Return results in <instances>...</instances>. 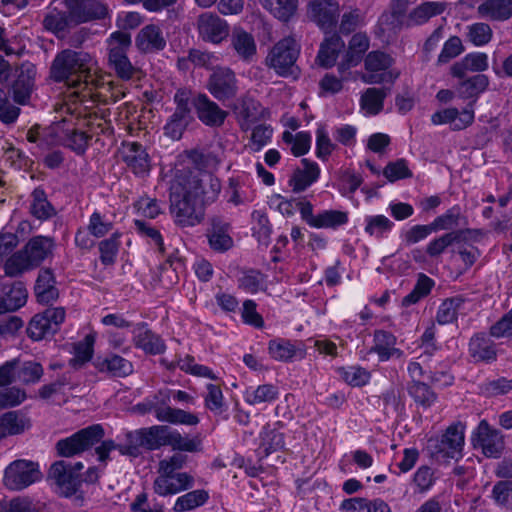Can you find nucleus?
<instances>
[{
    "mask_svg": "<svg viewBox=\"0 0 512 512\" xmlns=\"http://www.w3.org/2000/svg\"><path fill=\"white\" fill-rule=\"evenodd\" d=\"M221 190L218 178L177 170L170 184V213L181 227L195 226L204 218V206L213 202Z\"/></svg>",
    "mask_w": 512,
    "mask_h": 512,
    "instance_id": "f257e3e1",
    "label": "nucleus"
},
{
    "mask_svg": "<svg viewBox=\"0 0 512 512\" xmlns=\"http://www.w3.org/2000/svg\"><path fill=\"white\" fill-rule=\"evenodd\" d=\"M92 62V56L85 51L64 49L56 54L51 63L50 78L55 82H65L73 89L69 94L73 102L93 103L98 95L93 92L92 81L88 80L91 78Z\"/></svg>",
    "mask_w": 512,
    "mask_h": 512,
    "instance_id": "f03ea898",
    "label": "nucleus"
},
{
    "mask_svg": "<svg viewBox=\"0 0 512 512\" xmlns=\"http://www.w3.org/2000/svg\"><path fill=\"white\" fill-rule=\"evenodd\" d=\"M55 246L54 240L47 236H34L26 245L12 254L4 264L5 274L10 277L21 275L23 272L38 267Z\"/></svg>",
    "mask_w": 512,
    "mask_h": 512,
    "instance_id": "7ed1b4c3",
    "label": "nucleus"
},
{
    "mask_svg": "<svg viewBox=\"0 0 512 512\" xmlns=\"http://www.w3.org/2000/svg\"><path fill=\"white\" fill-rule=\"evenodd\" d=\"M301 46L293 36H287L276 42L269 50L265 65L273 69L278 76L297 79L300 68L297 65Z\"/></svg>",
    "mask_w": 512,
    "mask_h": 512,
    "instance_id": "20e7f679",
    "label": "nucleus"
},
{
    "mask_svg": "<svg viewBox=\"0 0 512 512\" xmlns=\"http://www.w3.org/2000/svg\"><path fill=\"white\" fill-rule=\"evenodd\" d=\"M107 45L109 66L121 79H131L136 73V68L127 57V51L131 46L130 34L122 31L114 32L108 38Z\"/></svg>",
    "mask_w": 512,
    "mask_h": 512,
    "instance_id": "39448f33",
    "label": "nucleus"
},
{
    "mask_svg": "<svg viewBox=\"0 0 512 512\" xmlns=\"http://www.w3.org/2000/svg\"><path fill=\"white\" fill-rule=\"evenodd\" d=\"M104 437V429L100 424H94L79 430L70 437L61 439L56 443V449L62 457H72L80 454Z\"/></svg>",
    "mask_w": 512,
    "mask_h": 512,
    "instance_id": "423d86ee",
    "label": "nucleus"
},
{
    "mask_svg": "<svg viewBox=\"0 0 512 512\" xmlns=\"http://www.w3.org/2000/svg\"><path fill=\"white\" fill-rule=\"evenodd\" d=\"M463 445L464 428L460 423L450 425L441 438L429 440L431 454L438 461L460 457Z\"/></svg>",
    "mask_w": 512,
    "mask_h": 512,
    "instance_id": "0eeeda50",
    "label": "nucleus"
},
{
    "mask_svg": "<svg viewBox=\"0 0 512 512\" xmlns=\"http://www.w3.org/2000/svg\"><path fill=\"white\" fill-rule=\"evenodd\" d=\"M42 474L37 463L29 460H15L5 471L3 483L11 491H20L39 481Z\"/></svg>",
    "mask_w": 512,
    "mask_h": 512,
    "instance_id": "6e6552de",
    "label": "nucleus"
},
{
    "mask_svg": "<svg viewBox=\"0 0 512 512\" xmlns=\"http://www.w3.org/2000/svg\"><path fill=\"white\" fill-rule=\"evenodd\" d=\"M207 89L219 102L225 104L238 94V79L229 67H216L208 78Z\"/></svg>",
    "mask_w": 512,
    "mask_h": 512,
    "instance_id": "1a4fd4ad",
    "label": "nucleus"
},
{
    "mask_svg": "<svg viewBox=\"0 0 512 512\" xmlns=\"http://www.w3.org/2000/svg\"><path fill=\"white\" fill-rule=\"evenodd\" d=\"M64 319L65 310L63 307H49L31 319L27 333L33 340H41L54 335L60 329Z\"/></svg>",
    "mask_w": 512,
    "mask_h": 512,
    "instance_id": "9d476101",
    "label": "nucleus"
},
{
    "mask_svg": "<svg viewBox=\"0 0 512 512\" xmlns=\"http://www.w3.org/2000/svg\"><path fill=\"white\" fill-rule=\"evenodd\" d=\"M473 446L481 449L489 458L500 457L504 449V438L501 432L493 428L486 420H481L472 435Z\"/></svg>",
    "mask_w": 512,
    "mask_h": 512,
    "instance_id": "9b49d317",
    "label": "nucleus"
},
{
    "mask_svg": "<svg viewBox=\"0 0 512 512\" xmlns=\"http://www.w3.org/2000/svg\"><path fill=\"white\" fill-rule=\"evenodd\" d=\"M36 67L30 62H24L15 70V80L12 84L13 100L19 105L30 102L35 87Z\"/></svg>",
    "mask_w": 512,
    "mask_h": 512,
    "instance_id": "f8f14e48",
    "label": "nucleus"
},
{
    "mask_svg": "<svg viewBox=\"0 0 512 512\" xmlns=\"http://www.w3.org/2000/svg\"><path fill=\"white\" fill-rule=\"evenodd\" d=\"M144 447V437L142 429L128 432L126 434V442L123 444H116L112 440H105L96 447L95 452L98 460L106 462L109 458V453L113 450H118L122 455L137 457L140 454V448Z\"/></svg>",
    "mask_w": 512,
    "mask_h": 512,
    "instance_id": "ddd939ff",
    "label": "nucleus"
},
{
    "mask_svg": "<svg viewBox=\"0 0 512 512\" xmlns=\"http://www.w3.org/2000/svg\"><path fill=\"white\" fill-rule=\"evenodd\" d=\"M49 478L64 496L76 493L81 485L80 474L73 471L72 464L65 460L57 461L51 465Z\"/></svg>",
    "mask_w": 512,
    "mask_h": 512,
    "instance_id": "4468645a",
    "label": "nucleus"
},
{
    "mask_svg": "<svg viewBox=\"0 0 512 512\" xmlns=\"http://www.w3.org/2000/svg\"><path fill=\"white\" fill-rule=\"evenodd\" d=\"M194 486V477L183 473H159L153 482V490L159 496L175 495Z\"/></svg>",
    "mask_w": 512,
    "mask_h": 512,
    "instance_id": "2eb2a0df",
    "label": "nucleus"
},
{
    "mask_svg": "<svg viewBox=\"0 0 512 512\" xmlns=\"http://www.w3.org/2000/svg\"><path fill=\"white\" fill-rule=\"evenodd\" d=\"M481 232L476 229H460L447 232L441 236L431 240L426 246V253L429 257L439 258L448 247L461 242L475 240Z\"/></svg>",
    "mask_w": 512,
    "mask_h": 512,
    "instance_id": "dca6fc26",
    "label": "nucleus"
},
{
    "mask_svg": "<svg viewBox=\"0 0 512 512\" xmlns=\"http://www.w3.org/2000/svg\"><path fill=\"white\" fill-rule=\"evenodd\" d=\"M199 36L206 42L219 44L229 36V26L217 14L205 12L197 20Z\"/></svg>",
    "mask_w": 512,
    "mask_h": 512,
    "instance_id": "f3484780",
    "label": "nucleus"
},
{
    "mask_svg": "<svg viewBox=\"0 0 512 512\" xmlns=\"http://www.w3.org/2000/svg\"><path fill=\"white\" fill-rule=\"evenodd\" d=\"M122 161L136 176L144 177L150 171L149 155L138 142H123L119 149Z\"/></svg>",
    "mask_w": 512,
    "mask_h": 512,
    "instance_id": "a211bd4d",
    "label": "nucleus"
},
{
    "mask_svg": "<svg viewBox=\"0 0 512 512\" xmlns=\"http://www.w3.org/2000/svg\"><path fill=\"white\" fill-rule=\"evenodd\" d=\"M198 119L209 127H220L224 124L228 112L212 101L206 94H198L192 102Z\"/></svg>",
    "mask_w": 512,
    "mask_h": 512,
    "instance_id": "6ab92c4d",
    "label": "nucleus"
},
{
    "mask_svg": "<svg viewBox=\"0 0 512 512\" xmlns=\"http://www.w3.org/2000/svg\"><path fill=\"white\" fill-rule=\"evenodd\" d=\"M65 3L75 24L102 19L107 14L106 6L99 0H65Z\"/></svg>",
    "mask_w": 512,
    "mask_h": 512,
    "instance_id": "aec40b11",
    "label": "nucleus"
},
{
    "mask_svg": "<svg viewBox=\"0 0 512 512\" xmlns=\"http://www.w3.org/2000/svg\"><path fill=\"white\" fill-rule=\"evenodd\" d=\"M231 225L220 217L211 219L210 228L206 236L210 248L219 253L228 251L233 247V238L230 235Z\"/></svg>",
    "mask_w": 512,
    "mask_h": 512,
    "instance_id": "412c9836",
    "label": "nucleus"
},
{
    "mask_svg": "<svg viewBox=\"0 0 512 512\" xmlns=\"http://www.w3.org/2000/svg\"><path fill=\"white\" fill-rule=\"evenodd\" d=\"M230 48L234 55L245 63L253 62L257 54V45L253 35L241 27L233 29L230 36Z\"/></svg>",
    "mask_w": 512,
    "mask_h": 512,
    "instance_id": "4be33fe9",
    "label": "nucleus"
},
{
    "mask_svg": "<svg viewBox=\"0 0 512 512\" xmlns=\"http://www.w3.org/2000/svg\"><path fill=\"white\" fill-rule=\"evenodd\" d=\"M308 13L323 30H331L337 21L338 4L332 0H314L309 4Z\"/></svg>",
    "mask_w": 512,
    "mask_h": 512,
    "instance_id": "5701e85b",
    "label": "nucleus"
},
{
    "mask_svg": "<svg viewBox=\"0 0 512 512\" xmlns=\"http://www.w3.org/2000/svg\"><path fill=\"white\" fill-rule=\"evenodd\" d=\"M57 131L64 134L63 144L78 155L85 153L88 148L91 135L79 131L74 127L72 119L64 118L56 124Z\"/></svg>",
    "mask_w": 512,
    "mask_h": 512,
    "instance_id": "b1692460",
    "label": "nucleus"
},
{
    "mask_svg": "<svg viewBox=\"0 0 512 512\" xmlns=\"http://www.w3.org/2000/svg\"><path fill=\"white\" fill-rule=\"evenodd\" d=\"M478 18L490 22H505L512 18V0H485L476 9Z\"/></svg>",
    "mask_w": 512,
    "mask_h": 512,
    "instance_id": "393cba45",
    "label": "nucleus"
},
{
    "mask_svg": "<svg viewBox=\"0 0 512 512\" xmlns=\"http://www.w3.org/2000/svg\"><path fill=\"white\" fill-rule=\"evenodd\" d=\"M93 365L100 373H106L111 377L123 378L133 372L132 363L117 354H108L105 357H97L93 361Z\"/></svg>",
    "mask_w": 512,
    "mask_h": 512,
    "instance_id": "a878e982",
    "label": "nucleus"
},
{
    "mask_svg": "<svg viewBox=\"0 0 512 512\" xmlns=\"http://www.w3.org/2000/svg\"><path fill=\"white\" fill-rule=\"evenodd\" d=\"M136 47L144 53L161 51L166 47L162 30L155 24L143 27L135 38Z\"/></svg>",
    "mask_w": 512,
    "mask_h": 512,
    "instance_id": "bb28decb",
    "label": "nucleus"
},
{
    "mask_svg": "<svg viewBox=\"0 0 512 512\" xmlns=\"http://www.w3.org/2000/svg\"><path fill=\"white\" fill-rule=\"evenodd\" d=\"M432 123L439 124H453L454 130H462L471 125L474 120V111L472 105L464 109L461 113L456 108H447L435 112L431 117Z\"/></svg>",
    "mask_w": 512,
    "mask_h": 512,
    "instance_id": "cd10ccee",
    "label": "nucleus"
},
{
    "mask_svg": "<svg viewBox=\"0 0 512 512\" xmlns=\"http://www.w3.org/2000/svg\"><path fill=\"white\" fill-rule=\"evenodd\" d=\"M233 109L243 131L249 130L251 125L260 120L263 115L261 104L250 96L242 97Z\"/></svg>",
    "mask_w": 512,
    "mask_h": 512,
    "instance_id": "c85d7f7f",
    "label": "nucleus"
},
{
    "mask_svg": "<svg viewBox=\"0 0 512 512\" xmlns=\"http://www.w3.org/2000/svg\"><path fill=\"white\" fill-rule=\"evenodd\" d=\"M302 168H297L289 180V186L293 192L299 193L306 190L317 181L320 169L317 163L306 158L301 160Z\"/></svg>",
    "mask_w": 512,
    "mask_h": 512,
    "instance_id": "c756f323",
    "label": "nucleus"
},
{
    "mask_svg": "<svg viewBox=\"0 0 512 512\" xmlns=\"http://www.w3.org/2000/svg\"><path fill=\"white\" fill-rule=\"evenodd\" d=\"M153 413L157 420L175 425L195 426L200 421L196 414L182 409L172 408L168 405L154 407Z\"/></svg>",
    "mask_w": 512,
    "mask_h": 512,
    "instance_id": "7c9ffc66",
    "label": "nucleus"
},
{
    "mask_svg": "<svg viewBox=\"0 0 512 512\" xmlns=\"http://www.w3.org/2000/svg\"><path fill=\"white\" fill-rule=\"evenodd\" d=\"M469 354L476 362H491L497 357L494 342L484 333L475 334L470 339Z\"/></svg>",
    "mask_w": 512,
    "mask_h": 512,
    "instance_id": "2f4dec72",
    "label": "nucleus"
},
{
    "mask_svg": "<svg viewBox=\"0 0 512 512\" xmlns=\"http://www.w3.org/2000/svg\"><path fill=\"white\" fill-rule=\"evenodd\" d=\"M345 43L338 34H332L321 43L316 63L323 68L334 66Z\"/></svg>",
    "mask_w": 512,
    "mask_h": 512,
    "instance_id": "473e14b6",
    "label": "nucleus"
},
{
    "mask_svg": "<svg viewBox=\"0 0 512 512\" xmlns=\"http://www.w3.org/2000/svg\"><path fill=\"white\" fill-rule=\"evenodd\" d=\"M133 342L136 347L149 354H160L165 349L163 341L148 329L145 323L137 324L134 329Z\"/></svg>",
    "mask_w": 512,
    "mask_h": 512,
    "instance_id": "72a5a7b5",
    "label": "nucleus"
},
{
    "mask_svg": "<svg viewBox=\"0 0 512 512\" xmlns=\"http://www.w3.org/2000/svg\"><path fill=\"white\" fill-rule=\"evenodd\" d=\"M31 426L30 419L21 411H9L0 417V439L23 433Z\"/></svg>",
    "mask_w": 512,
    "mask_h": 512,
    "instance_id": "f704fd0d",
    "label": "nucleus"
},
{
    "mask_svg": "<svg viewBox=\"0 0 512 512\" xmlns=\"http://www.w3.org/2000/svg\"><path fill=\"white\" fill-rule=\"evenodd\" d=\"M369 48V38L366 34L356 33L352 36L344 61L339 65L341 72L356 66L362 59L363 54Z\"/></svg>",
    "mask_w": 512,
    "mask_h": 512,
    "instance_id": "c9c22d12",
    "label": "nucleus"
},
{
    "mask_svg": "<svg viewBox=\"0 0 512 512\" xmlns=\"http://www.w3.org/2000/svg\"><path fill=\"white\" fill-rule=\"evenodd\" d=\"M487 68L488 57L485 53H470L451 67V73L454 77L463 78L469 71L481 72Z\"/></svg>",
    "mask_w": 512,
    "mask_h": 512,
    "instance_id": "e433bc0d",
    "label": "nucleus"
},
{
    "mask_svg": "<svg viewBox=\"0 0 512 512\" xmlns=\"http://www.w3.org/2000/svg\"><path fill=\"white\" fill-rule=\"evenodd\" d=\"M446 6L447 3L441 1L422 3L408 14V26L412 27L426 23L430 18L442 14Z\"/></svg>",
    "mask_w": 512,
    "mask_h": 512,
    "instance_id": "4c0bfd02",
    "label": "nucleus"
},
{
    "mask_svg": "<svg viewBox=\"0 0 512 512\" xmlns=\"http://www.w3.org/2000/svg\"><path fill=\"white\" fill-rule=\"evenodd\" d=\"M29 211L33 217L45 221L56 215V209L49 202L43 188L37 187L31 193Z\"/></svg>",
    "mask_w": 512,
    "mask_h": 512,
    "instance_id": "58836bf2",
    "label": "nucleus"
},
{
    "mask_svg": "<svg viewBox=\"0 0 512 512\" xmlns=\"http://www.w3.org/2000/svg\"><path fill=\"white\" fill-rule=\"evenodd\" d=\"M37 299L41 303H49L58 297L55 279L50 269H41L34 287Z\"/></svg>",
    "mask_w": 512,
    "mask_h": 512,
    "instance_id": "ea45409f",
    "label": "nucleus"
},
{
    "mask_svg": "<svg viewBox=\"0 0 512 512\" xmlns=\"http://www.w3.org/2000/svg\"><path fill=\"white\" fill-rule=\"evenodd\" d=\"M71 23H74V17H72L71 11H60L56 8L50 10L42 21L44 29L55 34L57 37H59Z\"/></svg>",
    "mask_w": 512,
    "mask_h": 512,
    "instance_id": "a19ab883",
    "label": "nucleus"
},
{
    "mask_svg": "<svg viewBox=\"0 0 512 512\" xmlns=\"http://www.w3.org/2000/svg\"><path fill=\"white\" fill-rule=\"evenodd\" d=\"M341 508L346 512H391L389 505L381 499L369 501L360 497L344 500Z\"/></svg>",
    "mask_w": 512,
    "mask_h": 512,
    "instance_id": "79ce46f5",
    "label": "nucleus"
},
{
    "mask_svg": "<svg viewBox=\"0 0 512 512\" xmlns=\"http://www.w3.org/2000/svg\"><path fill=\"white\" fill-rule=\"evenodd\" d=\"M171 430L172 429L166 425H154L148 428H142L144 448L147 450H157L162 446H168Z\"/></svg>",
    "mask_w": 512,
    "mask_h": 512,
    "instance_id": "37998d69",
    "label": "nucleus"
},
{
    "mask_svg": "<svg viewBox=\"0 0 512 512\" xmlns=\"http://www.w3.org/2000/svg\"><path fill=\"white\" fill-rule=\"evenodd\" d=\"M390 93V89L382 88H368L362 94L360 105L368 114L376 115L383 109V103L386 96Z\"/></svg>",
    "mask_w": 512,
    "mask_h": 512,
    "instance_id": "c03bdc74",
    "label": "nucleus"
},
{
    "mask_svg": "<svg viewBox=\"0 0 512 512\" xmlns=\"http://www.w3.org/2000/svg\"><path fill=\"white\" fill-rule=\"evenodd\" d=\"M396 337L384 330H377L374 333V346L371 351L378 354L380 360L386 361L399 350L395 348Z\"/></svg>",
    "mask_w": 512,
    "mask_h": 512,
    "instance_id": "a18cd8bd",
    "label": "nucleus"
},
{
    "mask_svg": "<svg viewBox=\"0 0 512 512\" xmlns=\"http://www.w3.org/2000/svg\"><path fill=\"white\" fill-rule=\"evenodd\" d=\"M488 85V77L484 74H477L467 80L462 81L459 85L458 93L460 97L464 99L474 98V101L470 103L473 105L475 99L487 89Z\"/></svg>",
    "mask_w": 512,
    "mask_h": 512,
    "instance_id": "49530a36",
    "label": "nucleus"
},
{
    "mask_svg": "<svg viewBox=\"0 0 512 512\" xmlns=\"http://www.w3.org/2000/svg\"><path fill=\"white\" fill-rule=\"evenodd\" d=\"M279 388L273 384H262L253 390H247L244 395L245 401L250 405L271 403L278 399Z\"/></svg>",
    "mask_w": 512,
    "mask_h": 512,
    "instance_id": "de8ad7c7",
    "label": "nucleus"
},
{
    "mask_svg": "<svg viewBox=\"0 0 512 512\" xmlns=\"http://www.w3.org/2000/svg\"><path fill=\"white\" fill-rule=\"evenodd\" d=\"M466 218L462 216L460 208L458 206H454L451 209L447 210L446 213L436 217L433 222H431L434 231L446 230V231H454L461 224H466Z\"/></svg>",
    "mask_w": 512,
    "mask_h": 512,
    "instance_id": "09e8293b",
    "label": "nucleus"
},
{
    "mask_svg": "<svg viewBox=\"0 0 512 512\" xmlns=\"http://www.w3.org/2000/svg\"><path fill=\"white\" fill-rule=\"evenodd\" d=\"M95 336L87 334L82 341L74 345V357L70 359L69 364L75 369L81 368L85 363L91 360L94 352Z\"/></svg>",
    "mask_w": 512,
    "mask_h": 512,
    "instance_id": "8fccbe9b",
    "label": "nucleus"
},
{
    "mask_svg": "<svg viewBox=\"0 0 512 512\" xmlns=\"http://www.w3.org/2000/svg\"><path fill=\"white\" fill-rule=\"evenodd\" d=\"M271 357L278 361H291L298 354L303 357V352L297 349L290 341L284 339L271 340L268 346Z\"/></svg>",
    "mask_w": 512,
    "mask_h": 512,
    "instance_id": "3c124183",
    "label": "nucleus"
},
{
    "mask_svg": "<svg viewBox=\"0 0 512 512\" xmlns=\"http://www.w3.org/2000/svg\"><path fill=\"white\" fill-rule=\"evenodd\" d=\"M192 119V115L174 111L164 126V134L172 140H179Z\"/></svg>",
    "mask_w": 512,
    "mask_h": 512,
    "instance_id": "603ef678",
    "label": "nucleus"
},
{
    "mask_svg": "<svg viewBox=\"0 0 512 512\" xmlns=\"http://www.w3.org/2000/svg\"><path fill=\"white\" fill-rule=\"evenodd\" d=\"M209 498L206 490L198 489L190 491L177 498L173 510L175 512H184L204 505Z\"/></svg>",
    "mask_w": 512,
    "mask_h": 512,
    "instance_id": "864d4df0",
    "label": "nucleus"
},
{
    "mask_svg": "<svg viewBox=\"0 0 512 512\" xmlns=\"http://www.w3.org/2000/svg\"><path fill=\"white\" fill-rule=\"evenodd\" d=\"M408 393L414 401L424 407H430L437 399V395L424 382L413 380L408 386Z\"/></svg>",
    "mask_w": 512,
    "mask_h": 512,
    "instance_id": "5fc2aeb1",
    "label": "nucleus"
},
{
    "mask_svg": "<svg viewBox=\"0 0 512 512\" xmlns=\"http://www.w3.org/2000/svg\"><path fill=\"white\" fill-rule=\"evenodd\" d=\"M207 392L204 394V405L214 415H221L227 410L222 390L214 384H207Z\"/></svg>",
    "mask_w": 512,
    "mask_h": 512,
    "instance_id": "6e6d98bb",
    "label": "nucleus"
},
{
    "mask_svg": "<svg viewBox=\"0 0 512 512\" xmlns=\"http://www.w3.org/2000/svg\"><path fill=\"white\" fill-rule=\"evenodd\" d=\"M168 440V446H171L173 450L184 452L201 451L202 443L198 436L193 438L183 437L177 430L172 429Z\"/></svg>",
    "mask_w": 512,
    "mask_h": 512,
    "instance_id": "4d7b16f0",
    "label": "nucleus"
},
{
    "mask_svg": "<svg viewBox=\"0 0 512 512\" xmlns=\"http://www.w3.org/2000/svg\"><path fill=\"white\" fill-rule=\"evenodd\" d=\"M0 512H41L40 508L28 497L17 496L0 501Z\"/></svg>",
    "mask_w": 512,
    "mask_h": 512,
    "instance_id": "13d9d810",
    "label": "nucleus"
},
{
    "mask_svg": "<svg viewBox=\"0 0 512 512\" xmlns=\"http://www.w3.org/2000/svg\"><path fill=\"white\" fill-rule=\"evenodd\" d=\"M27 295V289L22 283L18 282L13 284L3 297L6 312L15 311L24 306L27 300Z\"/></svg>",
    "mask_w": 512,
    "mask_h": 512,
    "instance_id": "bf43d9fd",
    "label": "nucleus"
},
{
    "mask_svg": "<svg viewBox=\"0 0 512 512\" xmlns=\"http://www.w3.org/2000/svg\"><path fill=\"white\" fill-rule=\"evenodd\" d=\"M348 222V214L338 210H325L317 214L315 228H337Z\"/></svg>",
    "mask_w": 512,
    "mask_h": 512,
    "instance_id": "052dcab7",
    "label": "nucleus"
},
{
    "mask_svg": "<svg viewBox=\"0 0 512 512\" xmlns=\"http://www.w3.org/2000/svg\"><path fill=\"white\" fill-rule=\"evenodd\" d=\"M463 304V299L460 297H454L446 299L440 305L436 320L439 324H449L456 320L457 312Z\"/></svg>",
    "mask_w": 512,
    "mask_h": 512,
    "instance_id": "680f3d73",
    "label": "nucleus"
},
{
    "mask_svg": "<svg viewBox=\"0 0 512 512\" xmlns=\"http://www.w3.org/2000/svg\"><path fill=\"white\" fill-rule=\"evenodd\" d=\"M368 72H387L392 65V58L381 51H371L364 60Z\"/></svg>",
    "mask_w": 512,
    "mask_h": 512,
    "instance_id": "e2e57ef3",
    "label": "nucleus"
},
{
    "mask_svg": "<svg viewBox=\"0 0 512 512\" xmlns=\"http://www.w3.org/2000/svg\"><path fill=\"white\" fill-rule=\"evenodd\" d=\"M493 32L488 23L478 22L468 27L467 37L475 46H483L492 39Z\"/></svg>",
    "mask_w": 512,
    "mask_h": 512,
    "instance_id": "0e129e2a",
    "label": "nucleus"
},
{
    "mask_svg": "<svg viewBox=\"0 0 512 512\" xmlns=\"http://www.w3.org/2000/svg\"><path fill=\"white\" fill-rule=\"evenodd\" d=\"M21 109L10 102L7 92L0 88V122L11 125L14 124Z\"/></svg>",
    "mask_w": 512,
    "mask_h": 512,
    "instance_id": "69168bd1",
    "label": "nucleus"
},
{
    "mask_svg": "<svg viewBox=\"0 0 512 512\" xmlns=\"http://www.w3.org/2000/svg\"><path fill=\"white\" fill-rule=\"evenodd\" d=\"M342 379L349 385L360 387L368 383L370 373L358 366H350L339 370Z\"/></svg>",
    "mask_w": 512,
    "mask_h": 512,
    "instance_id": "338daca9",
    "label": "nucleus"
},
{
    "mask_svg": "<svg viewBox=\"0 0 512 512\" xmlns=\"http://www.w3.org/2000/svg\"><path fill=\"white\" fill-rule=\"evenodd\" d=\"M393 226L394 223L384 215L371 216L366 219L365 232L379 238L390 231Z\"/></svg>",
    "mask_w": 512,
    "mask_h": 512,
    "instance_id": "774afa93",
    "label": "nucleus"
}]
</instances>
